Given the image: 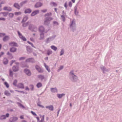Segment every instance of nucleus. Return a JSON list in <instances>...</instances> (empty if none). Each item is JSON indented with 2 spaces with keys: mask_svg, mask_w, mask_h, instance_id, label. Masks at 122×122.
Listing matches in <instances>:
<instances>
[{
  "mask_svg": "<svg viewBox=\"0 0 122 122\" xmlns=\"http://www.w3.org/2000/svg\"><path fill=\"white\" fill-rule=\"evenodd\" d=\"M53 18L50 17H47L45 18L44 21V25L46 26H48L50 23V21L53 20Z\"/></svg>",
  "mask_w": 122,
  "mask_h": 122,
  "instance_id": "obj_1",
  "label": "nucleus"
},
{
  "mask_svg": "<svg viewBox=\"0 0 122 122\" xmlns=\"http://www.w3.org/2000/svg\"><path fill=\"white\" fill-rule=\"evenodd\" d=\"M75 21L73 20L71 21L70 25V28H71L73 32L76 29Z\"/></svg>",
  "mask_w": 122,
  "mask_h": 122,
  "instance_id": "obj_2",
  "label": "nucleus"
},
{
  "mask_svg": "<svg viewBox=\"0 0 122 122\" xmlns=\"http://www.w3.org/2000/svg\"><path fill=\"white\" fill-rule=\"evenodd\" d=\"M17 33L19 37L21 40L24 41H26L27 39L26 38L23 36L19 30L17 31Z\"/></svg>",
  "mask_w": 122,
  "mask_h": 122,
  "instance_id": "obj_3",
  "label": "nucleus"
},
{
  "mask_svg": "<svg viewBox=\"0 0 122 122\" xmlns=\"http://www.w3.org/2000/svg\"><path fill=\"white\" fill-rule=\"evenodd\" d=\"M69 78L71 81L74 82H76L78 79V77L76 75L71 76Z\"/></svg>",
  "mask_w": 122,
  "mask_h": 122,
  "instance_id": "obj_4",
  "label": "nucleus"
},
{
  "mask_svg": "<svg viewBox=\"0 0 122 122\" xmlns=\"http://www.w3.org/2000/svg\"><path fill=\"white\" fill-rule=\"evenodd\" d=\"M23 72L24 73H25L28 76H30L31 75V72L29 69L25 68L24 69Z\"/></svg>",
  "mask_w": 122,
  "mask_h": 122,
  "instance_id": "obj_5",
  "label": "nucleus"
},
{
  "mask_svg": "<svg viewBox=\"0 0 122 122\" xmlns=\"http://www.w3.org/2000/svg\"><path fill=\"white\" fill-rule=\"evenodd\" d=\"M9 114L8 113H6L5 115H1L0 116V120H2L5 119L6 118L9 117Z\"/></svg>",
  "mask_w": 122,
  "mask_h": 122,
  "instance_id": "obj_6",
  "label": "nucleus"
},
{
  "mask_svg": "<svg viewBox=\"0 0 122 122\" xmlns=\"http://www.w3.org/2000/svg\"><path fill=\"white\" fill-rule=\"evenodd\" d=\"M26 62H30L33 63L35 62V61L33 58H30L27 59L25 61Z\"/></svg>",
  "mask_w": 122,
  "mask_h": 122,
  "instance_id": "obj_7",
  "label": "nucleus"
},
{
  "mask_svg": "<svg viewBox=\"0 0 122 122\" xmlns=\"http://www.w3.org/2000/svg\"><path fill=\"white\" fill-rule=\"evenodd\" d=\"M25 46L28 54H30L33 52V50L30 46Z\"/></svg>",
  "mask_w": 122,
  "mask_h": 122,
  "instance_id": "obj_8",
  "label": "nucleus"
},
{
  "mask_svg": "<svg viewBox=\"0 0 122 122\" xmlns=\"http://www.w3.org/2000/svg\"><path fill=\"white\" fill-rule=\"evenodd\" d=\"M36 28V27L32 24L30 25L28 27V29L32 32H36L34 30Z\"/></svg>",
  "mask_w": 122,
  "mask_h": 122,
  "instance_id": "obj_9",
  "label": "nucleus"
},
{
  "mask_svg": "<svg viewBox=\"0 0 122 122\" xmlns=\"http://www.w3.org/2000/svg\"><path fill=\"white\" fill-rule=\"evenodd\" d=\"M100 68L104 74L105 73V72H108L109 70L107 69L106 67L102 65L100 66Z\"/></svg>",
  "mask_w": 122,
  "mask_h": 122,
  "instance_id": "obj_10",
  "label": "nucleus"
},
{
  "mask_svg": "<svg viewBox=\"0 0 122 122\" xmlns=\"http://www.w3.org/2000/svg\"><path fill=\"white\" fill-rule=\"evenodd\" d=\"M35 67L38 72L39 73H42L43 72V70H42L39 66L36 65L35 66Z\"/></svg>",
  "mask_w": 122,
  "mask_h": 122,
  "instance_id": "obj_11",
  "label": "nucleus"
},
{
  "mask_svg": "<svg viewBox=\"0 0 122 122\" xmlns=\"http://www.w3.org/2000/svg\"><path fill=\"white\" fill-rule=\"evenodd\" d=\"M39 10H34L32 12L30 15V16H34L38 14L39 13Z\"/></svg>",
  "mask_w": 122,
  "mask_h": 122,
  "instance_id": "obj_12",
  "label": "nucleus"
},
{
  "mask_svg": "<svg viewBox=\"0 0 122 122\" xmlns=\"http://www.w3.org/2000/svg\"><path fill=\"white\" fill-rule=\"evenodd\" d=\"M18 119L17 117H13L10 118L9 121L10 122H14L17 120Z\"/></svg>",
  "mask_w": 122,
  "mask_h": 122,
  "instance_id": "obj_13",
  "label": "nucleus"
},
{
  "mask_svg": "<svg viewBox=\"0 0 122 122\" xmlns=\"http://www.w3.org/2000/svg\"><path fill=\"white\" fill-rule=\"evenodd\" d=\"M39 30L40 33H44L45 28L43 26H41L39 28Z\"/></svg>",
  "mask_w": 122,
  "mask_h": 122,
  "instance_id": "obj_14",
  "label": "nucleus"
},
{
  "mask_svg": "<svg viewBox=\"0 0 122 122\" xmlns=\"http://www.w3.org/2000/svg\"><path fill=\"white\" fill-rule=\"evenodd\" d=\"M12 70L14 72H16L19 70V67L18 66L16 65H14L12 67Z\"/></svg>",
  "mask_w": 122,
  "mask_h": 122,
  "instance_id": "obj_15",
  "label": "nucleus"
},
{
  "mask_svg": "<svg viewBox=\"0 0 122 122\" xmlns=\"http://www.w3.org/2000/svg\"><path fill=\"white\" fill-rule=\"evenodd\" d=\"M9 45L10 46L14 47H18V46L17 43L14 41L11 42L9 43Z\"/></svg>",
  "mask_w": 122,
  "mask_h": 122,
  "instance_id": "obj_16",
  "label": "nucleus"
},
{
  "mask_svg": "<svg viewBox=\"0 0 122 122\" xmlns=\"http://www.w3.org/2000/svg\"><path fill=\"white\" fill-rule=\"evenodd\" d=\"M42 5V3L40 2H38L36 3L35 5V7L36 8H38L41 7Z\"/></svg>",
  "mask_w": 122,
  "mask_h": 122,
  "instance_id": "obj_17",
  "label": "nucleus"
},
{
  "mask_svg": "<svg viewBox=\"0 0 122 122\" xmlns=\"http://www.w3.org/2000/svg\"><path fill=\"white\" fill-rule=\"evenodd\" d=\"M17 50V48L13 47H12L10 48V51L11 52H15Z\"/></svg>",
  "mask_w": 122,
  "mask_h": 122,
  "instance_id": "obj_18",
  "label": "nucleus"
},
{
  "mask_svg": "<svg viewBox=\"0 0 122 122\" xmlns=\"http://www.w3.org/2000/svg\"><path fill=\"white\" fill-rule=\"evenodd\" d=\"M31 12V10L30 8H28L25 10L24 11V13L25 14H30Z\"/></svg>",
  "mask_w": 122,
  "mask_h": 122,
  "instance_id": "obj_19",
  "label": "nucleus"
},
{
  "mask_svg": "<svg viewBox=\"0 0 122 122\" xmlns=\"http://www.w3.org/2000/svg\"><path fill=\"white\" fill-rule=\"evenodd\" d=\"M17 86L19 88L24 89V84L21 83H19Z\"/></svg>",
  "mask_w": 122,
  "mask_h": 122,
  "instance_id": "obj_20",
  "label": "nucleus"
},
{
  "mask_svg": "<svg viewBox=\"0 0 122 122\" xmlns=\"http://www.w3.org/2000/svg\"><path fill=\"white\" fill-rule=\"evenodd\" d=\"M28 19V17L27 15H26L23 17L21 23H23L26 21Z\"/></svg>",
  "mask_w": 122,
  "mask_h": 122,
  "instance_id": "obj_21",
  "label": "nucleus"
},
{
  "mask_svg": "<svg viewBox=\"0 0 122 122\" xmlns=\"http://www.w3.org/2000/svg\"><path fill=\"white\" fill-rule=\"evenodd\" d=\"M13 6L18 10L20 9V6L18 3H14L13 5Z\"/></svg>",
  "mask_w": 122,
  "mask_h": 122,
  "instance_id": "obj_22",
  "label": "nucleus"
},
{
  "mask_svg": "<svg viewBox=\"0 0 122 122\" xmlns=\"http://www.w3.org/2000/svg\"><path fill=\"white\" fill-rule=\"evenodd\" d=\"M46 107L47 108H48L51 111H53L54 110V107L52 105H51L48 106H46Z\"/></svg>",
  "mask_w": 122,
  "mask_h": 122,
  "instance_id": "obj_23",
  "label": "nucleus"
},
{
  "mask_svg": "<svg viewBox=\"0 0 122 122\" xmlns=\"http://www.w3.org/2000/svg\"><path fill=\"white\" fill-rule=\"evenodd\" d=\"M50 89L51 91L53 93H54L56 92H57L58 90L56 87L51 88Z\"/></svg>",
  "mask_w": 122,
  "mask_h": 122,
  "instance_id": "obj_24",
  "label": "nucleus"
},
{
  "mask_svg": "<svg viewBox=\"0 0 122 122\" xmlns=\"http://www.w3.org/2000/svg\"><path fill=\"white\" fill-rule=\"evenodd\" d=\"M9 39V37L8 36H5L3 38V40L4 42H5L8 40Z\"/></svg>",
  "mask_w": 122,
  "mask_h": 122,
  "instance_id": "obj_25",
  "label": "nucleus"
},
{
  "mask_svg": "<svg viewBox=\"0 0 122 122\" xmlns=\"http://www.w3.org/2000/svg\"><path fill=\"white\" fill-rule=\"evenodd\" d=\"M40 36L39 40H43L44 37V33H40Z\"/></svg>",
  "mask_w": 122,
  "mask_h": 122,
  "instance_id": "obj_26",
  "label": "nucleus"
},
{
  "mask_svg": "<svg viewBox=\"0 0 122 122\" xmlns=\"http://www.w3.org/2000/svg\"><path fill=\"white\" fill-rule=\"evenodd\" d=\"M65 95V94L63 93L61 94H57V96L60 99Z\"/></svg>",
  "mask_w": 122,
  "mask_h": 122,
  "instance_id": "obj_27",
  "label": "nucleus"
},
{
  "mask_svg": "<svg viewBox=\"0 0 122 122\" xmlns=\"http://www.w3.org/2000/svg\"><path fill=\"white\" fill-rule=\"evenodd\" d=\"M8 62V60L7 58H5L3 61V64L5 65H7Z\"/></svg>",
  "mask_w": 122,
  "mask_h": 122,
  "instance_id": "obj_28",
  "label": "nucleus"
},
{
  "mask_svg": "<svg viewBox=\"0 0 122 122\" xmlns=\"http://www.w3.org/2000/svg\"><path fill=\"white\" fill-rule=\"evenodd\" d=\"M74 13L75 15L76 16L78 14L79 12L77 10V8L76 6H75L74 7Z\"/></svg>",
  "mask_w": 122,
  "mask_h": 122,
  "instance_id": "obj_29",
  "label": "nucleus"
},
{
  "mask_svg": "<svg viewBox=\"0 0 122 122\" xmlns=\"http://www.w3.org/2000/svg\"><path fill=\"white\" fill-rule=\"evenodd\" d=\"M42 84L41 82H38L36 85V86L37 88H39L42 86Z\"/></svg>",
  "mask_w": 122,
  "mask_h": 122,
  "instance_id": "obj_30",
  "label": "nucleus"
},
{
  "mask_svg": "<svg viewBox=\"0 0 122 122\" xmlns=\"http://www.w3.org/2000/svg\"><path fill=\"white\" fill-rule=\"evenodd\" d=\"M6 54L9 56L10 59H12L13 58L12 54L11 53H10L9 51L7 52Z\"/></svg>",
  "mask_w": 122,
  "mask_h": 122,
  "instance_id": "obj_31",
  "label": "nucleus"
},
{
  "mask_svg": "<svg viewBox=\"0 0 122 122\" xmlns=\"http://www.w3.org/2000/svg\"><path fill=\"white\" fill-rule=\"evenodd\" d=\"M38 77L42 80L44 79L45 78L44 76L41 75H38Z\"/></svg>",
  "mask_w": 122,
  "mask_h": 122,
  "instance_id": "obj_32",
  "label": "nucleus"
},
{
  "mask_svg": "<svg viewBox=\"0 0 122 122\" xmlns=\"http://www.w3.org/2000/svg\"><path fill=\"white\" fill-rule=\"evenodd\" d=\"M0 14H2L4 16L6 17L8 14V12H1L0 13Z\"/></svg>",
  "mask_w": 122,
  "mask_h": 122,
  "instance_id": "obj_33",
  "label": "nucleus"
},
{
  "mask_svg": "<svg viewBox=\"0 0 122 122\" xmlns=\"http://www.w3.org/2000/svg\"><path fill=\"white\" fill-rule=\"evenodd\" d=\"M5 94L7 96H10L11 94L10 93L8 92L7 91H5L4 92Z\"/></svg>",
  "mask_w": 122,
  "mask_h": 122,
  "instance_id": "obj_34",
  "label": "nucleus"
},
{
  "mask_svg": "<svg viewBox=\"0 0 122 122\" xmlns=\"http://www.w3.org/2000/svg\"><path fill=\"white\" fill-rule=\"evenodd\" d=\"M51 47L52 49L55 51H56L57 49V47L54 45L51 46Z\"/></svg>",
  "mask_w": 122,
  "mask_h": 122,
  "instance_id": "obj_35",
  "label": "nucleus"
},
{
  "mask_svg": "<svg viewBox=\"0 0 122 122\" xmlns=\"http://www.w3.org/2000/svg\"><path fill=\"white\" fill-rule=\"evenodd\" d=\"M29 87L31 91L34 90V85L32 84H30L29 85Z\"/></svg>",
  "mask_w": 122,
  "mask_h": 122,
  "instance_id": "obj_36",
  "label": "nucleus"
},
{
  "mask_svg": "<svg viewBox=\"0 0 122 122\" xmlns=\"http://www.w3.org/2000/svg\"><path fill=\"white\" fill-rule=\"evenodd\" d=\"M27 1V0H25L21 2L20 4V6L21 7L23 5L25 4Z\"/></svg>",
  "mask_w": 122,
  "mask_h": 122,
  "instance_id": "obj_37",
  "label": "nucleus"
},
{
  "mask_svg": "<svg viewBox=\"0 0 122 122\" xmlns=\"http://www.w3.org/2000/svg\"><path fill=\"white\" fill-rule=\"evenodd\" d=\"M52 51L48 50L47 51V54L48 56H49L52 53Z\"/></svg>",
  "mask_w": 122,
  "mask_h": 122,
  "instance_id": "obj_38",
  "label": "nucleus"
},
{
  "mask_svg": "<svg viewBox=\"0 0 122 122\" xmlns=\"http://www.w3.org/2000/svg\"><path fill=\"white\" fill-rule=\"evenodd\" d=\"M4 85L7 88H8L9 87V84L6 81H5L4 83Z\"/></svg>",
  "mask_w": 122,
  "mask_h": 122,
  "instance_id": "obj_39",
  "label": "nucleus"
},
{
  "mask_svg": "<svg viewBox=\"0 0 122 122\" xmlns=\"http://www.w3.org/2000/svg\"><path fill=\"white\" fill-rule=\"evenodd\" d=\"M17 83V80L16 79H15L14 80L13 84L15 86H17V85L16 84Z\"/></svg>",
  "mask_w": 122,
  "mask_h": 122,
  "instance_id": "obj_40",
  "label": "nucleus"
},
{
  "mask_svg": "<svg viewBox=\"0 0 122 122\" xmlns=\"http://www.w3.org/2000/svg\"><path fill=\"white\" fill-rule=\"evenodd\" d=\"M21 12L20 11L18 12H16L15 13V15H21Z\"/></svg>",
  "mask_w": 122,
  "mask_h": 122,
  "instance_id": "obj_41",
  "label": "nucleus"
},
{
  "mask_svg": "<svg viewBox=\"0 0 122 122\" xmlns=\"http://www.w3.org/2000/svg\"><path fill=\"white\" fill-rule=\"evenodd\" d=\"M17 104H18V105H19V106L23 108H25V107L22 104H21V103L19 102H17Z\"/></svg>",
  "mask_w": 122,
  "mask_h": 122,
  "instance_id": "obj_42",
  "label": "nucleus"
},
{
  "mask_svg": "<svg viewBox=\"0 0 122 122\" xmlns=\"http://www.w3.org/2000/svg\"><path fill=\"white\" fill-rule=\"evenodd\" d=\"M56 37V36L55 35L53 36H52L51 37H49L50 39V40L51 41H52Z\"/></svg>",
  "mask_w": 122,
  "mask_h": 122,
  "instance_id": "obj_43",
  "label": "nucleus"
},
{
  "mask_svg": "<svg viewBox=\"0 0 122 122\" xmlns=\"http://www.w3.org/2000/svg\"><path fill=\"white\" fill-rule=\"evenodd\" d=\"M9 75L10 76L12 77L13 76V71L10 70H9Z\"/></svg>",
  "mask_w": 122,
  "mask_h": 122,
  "instance_id": "obj_44",
  "label": "nucleus"
},
{
  "mask_svg": "<svg viewBox=\"0 0 122 122\" xmlns=\"http://www.w3.org/2000/svg\"><path fill=\"white\" fill-rule=\"evenodd\" d=\"M14 14L12 13H8V15L9 17L11 18H12L14 16Z\"/></svg>",
  "mask_w": 122,
  "mask_h": 122,
  "instance_id": "obj_45",
  "label": "nucleus"
},
{
  "mask_svg": "<svg viewBox=\"0 0 122 122\" xmlns=\"http://www.w3.org/2000/svg\"><path fill=\"white\" fill-rule=\"evenodd\" d=\"M64 50L63 49H62L61 50L60 52V56H61L63 55L64 53Z\"/></svg>",
  "mask_w": 122,
  "mask_h": 122,
  "instance_id": "obj_46",
  "label": "nucleus"
},
{
  "mask_svg": "<svg viewBox=\"0 0 122 122\" xmlns=\"http://www.w3.org/2000/svg\"><path fill=\"white\" fill-rule=\"evenodd\" d=\"M51 15L52 13L51 12L45 14L44 15V16L45 17H46V16H51Z\"/></svg>",
  "mask_w": 122,
  "mask_h": 122,
  "instance_id": "obj_47",
  "label": "nucleus"
},
{
  "mask_svg": "<svg viewBox=\"0 0 122 122\" xmlns=\"http://www.w3.org/2000/svg\"><path fill=\"white\" fill-rule=\"evenodd\" d=\"M53 24L54 25H59V23L56 21H54L53 22Z\"/></svg>",
  "mask_w": 122,
  "mask_h": 122,
  "instance_id": "obj_48",
  "label": "nucleus"
},
{
  "mask_svg": "<svg viewBox=\"0 0 122 122\" xmlns=\"http://www.w3.org/2000/svg\"><path fill=\"white\" fill-rule=\"evenodd\" d=\"M27 42L29 44L31 45L32 47H33L35 48H36V47L34 46V45H33V43H32L30 42V41H27Z\"/></svg>",
  "mask_w": 122,
  "mask_h": 122,
  "instance_id": "obj_49",
  "label": "nucleus"
},
{
  "mask_svg": "<svg viewBox=\"0 0 122 122\" xmlns=\"http://www.w3.org/2000/svg\"><path fill=\"white\" fill-rule=\"evenodd\" d=\"M61 18L62 19V20L64 22L65 20V16L64 15H61Z\"/></svg>",
  "mask_w": 122,
  "mask_h": 122,
  "instance_id": "obj_50",
  "label": "nucleus"
},
{
  "mask_svg": "<svg viewBox=\"0 0 122 122\" xmlns=\"http://www.w3.org/2000/svg\"><path fill=\"white\" fill-rule=\"evenodd\" d=\"M44 119V115H43L42 118L40 121L39 122H43Z\"/></svg>",
  "mask_w": 122,
  "mask_h": 122,
  "instance_id": "obj_51",
  "label": "nucleus"
},
{
  "mask_svg": "<svg viewBox=\"0 0 122 122\" xmlns=\"http://www.w3.org/2000/svg\"><path fill=\"white\" fill-rule=\"evenodd\" d=\"M25 58V57H20L19 59V61H21L24 60Z\"/></svg>",
  "mask_w": 122,
  "mask_h": 122,
  "instance_id": "obj_52",
  "label": "nucleus"
},
{
  "mask_svg": "<svg viewBox=\"0 0 122 122\" xmlns=\"http://www.w3.org/2000/svg\"><path fill=\"white\" fill-rule=\"evenodd\" d=\"M51 4H52L53 5V6H56L57 5V4L56 3L54 2H52L51 3Z\"/></svg>",
  "mask_w": 122,
  "mask_h": 122,
  "instance_id": "obj_53",
  "label": "nucleus"
},
{
  "mask_svg": "<svg viewBox=\"0 0 122 122\" xmlns=\"http://www.w3.org/2000/svg\"><path fill=\"white\" fill-rule=\"evenodd\" d=\"M31 114L34 116H37V114H36L35 113V112H34L33 111H31Z\"/></svg>",
  "mask_w": 122,
  "mask_h": 122,
  "instance_id": "obj_54",
  "label": "nucleus"
},
{
  "mask_svg": "<svg viewBox=\"0 0 122 122\" xmlns=\"http://www.w3.org/2000/svg\"><path fill=\"white\" fill-rule=\"evenodd\" d=\"M46 69L49 72L50 71V69L49 68V66H46V67H45Z\"/></svg>",
  "mask_w": 122,
  "mask_h": 122,
  "instance_id": "obj_55",
  "label": "nucleus"
},
{
  "mask_svg": "<svg viewBox=\"0 0 122 122\" xmlns=\"http://www.w3.org/2000/svg\"><path fill=\"white\" fill-rule=\"evenodd\" d=\"M22 23V26L23 27H25L27 26V25L25 23V22H23V23Z\"/></svg>",
  "mask_w": 122,
  "mask_h": 122,
  "instance_id": "obj_56",
  "label": "nucleus"
},
{
  "mask_svg": "<svg viewBox=\"0 0 122 122\" xmlns=\"http://www.w3.org/2000/svg\"><path fill=\"white\" fill-rule=\"evenodd\" d=\"M5 34L4 33H0V37L2 36H5Z\"/></svg>",
  "mask_w": 122,
  "mask_h": 122,
  "instance_id": "obj_57",
  "label": "nucleus"
},
{
  "mask_svg": "<svg viewBox=\"0 0 122 122\" xmlns=\"http://www.w3.org/2000/svg\"><path fill=\"white\" fill-rule=\"evenodd\" d=\"M50 38H47L46 39V43H49V42L50 41Z\"/></svg>",
  "mask_w": 122,
  "mask_h": 122,
  "instance_id": "obj_58",
  "label": "nucleus"
},
{
  "mask_svg": "<svg viewBox=\"0 0 122 122\" xmlns=\"http://www.w3.org/2000/svg\"><path fill=\"white\" fill-rule=\"evenodd\" d=\"M15 61V60H12L11 61V62L10 63V65L11 66L14 63V62Z\"/></svg>",
  "mask_w": 122,
  "mask_h": 122,
  "instance_id": "obj_59",
  "label": "nucleus"
},
{
  "mask_svg": "<svg viewBox=\"0 0 122 122\" xmlns=\"http://www.w3.org/2000/svg\"><path fill=\"white\" fill-rule=\"evenodd\" d=\"M47 11V9H44L43 10H41V11L43 12V13H45Z\"/></svg>",
  "mask_w": 122,
  "mask_h": 122,
  "instance_id": "obj_60",
  "label": "nucleus"
},
{
  "mask_svg": "<svg viewBox=\"0 0 122 122\" xmlns=\"http://www.w3.org/2000/svg\"><path fill=\"white\" fill-rule=\"evenodd\" d=\"M4 53L3 52H1L0 53V58L1 56L4 55Z\"/></svg>",
  "mask_w": 122,
  "mask_h": 122,
  "instance_id": "obj_61",
  "label": "nucleus"
},
{
  "mask_svg": "<svg viewBox=\"0 0 122 122\" xmlns=\"http://www.w3.org/2000/svg\"><path fill=\"white\" fill-rule=\"evenodd\" d=\"M69 6L70 7H71L72 6V4L71 2L70 1L69 3Z\"/></svg>",
  "mask_w": 122,
  "mask_h": 122,
  "instance_id": "obj_62",
  "label": "nucleus"
},
{
  "mask_svg": "<svg viewBox=\"0 0 122 122\" xmlns=\"http://www.w3.org/2000/svg\"><path fill=\"white\" fill-rule=\"evenodd\" d=\"M70 74H71V76L74 75H75L73 73V71L72 70L70 72Z\"/></svg>",
  "mask_w": 122,
  "mask_h": 122,
  "instance_id": "obj_63",
  "label": "nucleus"
},
{
  "mask_svg": "<svg viewBox=\"0 0 122 122\" xmlns=\"http://www.w3.org/2000/svg\"><path fill=\"white\" fill-rule=\"evenodd\" d=\"M8 8V7L7 6H5L3 8V9L4 10H8L7 8Z\"/></svg>",
  "mask_w": 122,
  "mask_h": 122,
  "instance_id": "obj_64",
  "label": "nucleus"
}]
</instances>
